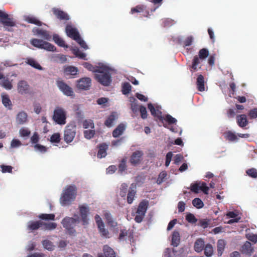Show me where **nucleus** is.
Listing matches in <instances>:
<instances>
[{
	"label": "nucleus",
	"instance_id": "obj_31",
	"mask_svg": "<svg viewBox=\"0 0 257 257\" xmlns=\"http://www.w3.org/2000/svg\"><path fill=\"white\" fill-rule=\"evenodd\" d=\"M25 20L29 23L33 24L38 26H41L43 24L42 22L37 19L36 17L33 16H26Z\"/></svg>",
	"mask_w": 257,
	"mask_h": 257
},
{
	"label": "nucleus",
	"instance_id": "obj_60",
	"mask_svg": "<svg viewBox=\"0 0 257 257\" xmlns=\"http://www.w3.org/2000/svg\"><path fill=\"white\" fill-rule=\"evenodd\" d=\"M1 167L2 168V171L3 173H12L13 167L11 166H7L2 165L1 166Z\"/></svg>",
	"mask_w": 257,
	"mask_h": 257
},
{
	"label": "nucleus",
	"instance_id": "obj_44",
	"mask_svg": "<svg viewBox=\"0 0 257 257\" xmlns=\"http://www.w3.org/2000/svg\"><path fill=\"white\" fill-rule=\"evenodd\" d=\"M0 85L8 90H10L13 87L12 83L8 78L4 79V80L0 81Z\"/></svg>",
	"mask_w": 257,
	"mask_h": 257
},
{
	"label": "nucleus",
	"instance_id": "obj_10",
	"mask_svg": "<svg viewBox=\"0 0 257 257\" xmlns=\"http://www.w3.org/2000/svg\"><path fill=\"white\" fill-rule=\"evenodd\" d=\"M91 79L89 77H83L77 80V88L80 90H87L90 89Z\"/></svg>",
	"mask_w": 257,
	"mask_h": 257
},
{
	"label": "nucleus",
	"instance_id": "obj_1",
	"mask_svg": "<svg viewBox=\"0 0 257 257\" xmlns=\"http://www.w3.org/2000/svg\"><path fill=\"white\" fill-rule=\"evenodd\" d=\"M77 188L75 185H69L64 190L61 197L60 201L62 205L71 204L76 198Z\"/></svg>",
	"mask_w": 257,
	"mask_h": 257
},
{
	"label": "nucleus",
	"instance_id": "obj_18",
	"mask_svg": "<svg viewBox=\"0 0 257 257\" xmlns=\"http://www.w3.org/2000/svg\"><path fill=\"white\" fill-rule=\"evenodd\" d=\"M29 89V85L28 83L24 81L21 80L18 84V91L19 93L23 94L28 93Z\"/></svg>",
	"mask_w": 257,
	"mask_h": 257
},
{
	"label": "nucleus",
	"instance_id": "obj_17",
	"mask_svg": "<svg viewBox=\"0 0 257 257\" xmlns=\"http://www.w3.org/2000/svg\"><path fill=\"white\" fill-rule=\"evenodd\" d=\"M98 151L97 156L98 158L101 159L105 157L107 155V150L108 149V145L106 143H101L97 146Z\"/></svg>",
	"mask_w": 257,
	"mask_h": 257
},
{
	"label": "nucleus",
	"instance_id": "obj_20",
	"mask_svg": "<svg viewBox=\"0 0 257 257\" xmlns=\"http://www.w3.org/2000/svg\"><path fill=\"white\" fill-rule=\"evenodd\" d=\"M127 157H124L119 161V164L118 166V173L121 175H122L127 169Z\"/></svg>",
	"mask_w": 257,
	"mask_h": 257
},
{
	"label": "nucleus",
	"instance_id": "obj_35",
	"mask_svg": "<svg viewBox=\"0 0 257 257\" xmlns=\"http://www.w3.org/2000/svg\"><path fill=\"white\" fill-rule=\"evenodd\" d=\"M103 250L105 257H116L114 250L108 245H104Z\"/></svg>",
	"mask_w": 257,
	"mask_h": 257
},
{
	"label": "nucleus",
	"instance_id": "obj_57",
	"mask_svg": "<svg viewBox=\"0 0 257 257\" xmlns=\"http://www.w3.org/2000/svg\"><path fill=\"white\" fill-rule=\"evenodd\" d=\"M83 126L84 128H87L89 127L94 128V123L91 120H85L83 122Z\"/></svg>",
	"mask_w": 257,
	"mask_h": 257
},
{
	"label": "nucleus",
	"instance_id": "obj_51",
	"mask_svg": "<svg viewBox=\"0 0 257 257\" xmlns=\"http://www.w3.org/2000/svg\"><path fill=\"white\" fill-rule=\"evenodd\" d=\"M60 134L58 133L53 134L51 136L50 139V142L52 143H59L60 142Z\"/></svg>",
	"mask_w": 257,
	"mask_h": 257
},
{
	"label": "nucleus",
	"instance_id": "obj_13",
	"mask_svg": "<svg viewBox=\"0 0 257 257\" xmlns=\"http://www.w3.org/2000/svg\"><path fill=\"white\" fill-rule=\"evenodd\" d=\"M144 153L142 151H137L133 153L130 160L131 164L134 166L139 165L142 160Z\"/></svg>",
	"mask_w": 257,
	"mask_h": 257
},
{
	"label": "nucleus",
	"instance_id": "obj_26",
	"mask_svg": "<svg viewBox=\"0 0 257 257\" xmlns=\"http://www.w3.org/2000/svg\"><path fill=\"white\" fill-rule=\"evenodd\" d=\"M125 127L123 124H119L116 128H115L112 132V136L114 138L119 137L122 135L124 131L125 130Z\"/></svg>",
	"mask_w": 257,
	"mask_h": 257
},
{
	"label": "nucleus",
	"instance_id": "obj_34",
	"mask_svg": "<svg viewBox=\"0 0 257 257\" xmlns=\"http://www.w3.org/2000/svg\"><path fill=\"white\" fill-rule=\"evenodd\" d=\"M53 39L55 43L61 47L68 48V45L65 44V41L60 38L59 35L55 34L53 35Z\"/></svg>",
	"mask_w": 257,
	"mask_h": 257
},
{
	"label": "nucleus",
	"instance_id": "obj_21",
	"mask_svg": "<svg viewBox=\"0 0 257 257\" xmlns=\"http://www.w3.org/2000/svg\"><path fill=\"white\" fill-rule=\"evenodd\" d=\"M43 221H31L29 222L28 229L32 231L37 230L40 227H42Z\"/></svg>",
	"mask_w": 257,
	"mask_h": 257
},
{
	"label": "nucleus",
	"instance_id": "obj_39",
	"mask_svg": "<svg viewBox=\"0 0 257 257\" xmlns=\"http://www.w3.org/2000/svg\"><path fill=\"white\" fill-rule=\"evenodd\" d=\"M35 32L37 35L42 36L44 39L49 40L51 38L50 35L46 30L37 28Z\"/></svg>",
	"mask_w": 257,
	"mask_h": 257
},
{
	"label": "nucleus",
	"instance_id": "obj_11",
	"mask_svg": "<svg viewBox=\"0 0 257 257\" xmlns=\"http://www.w3.org/2000/svg\"><path fill=\"white\" fill-rule=\"evenodd\" d=\"M80 215L83 225L88 224V215L89 213V208L86 205H81L79 206Z\"/></svg>",
	"mask_w": 257,
	"mask_h": 257
},
{
	"label": "nucleus",
	"instance_id": "obj_63",
	"mask_svg": "<svg viewBox=\"0 0 257 257\" xmlns=\"http://www.w3.org/2000/svg\"><path fill=\"white\" fill-rule=\"evenodd\" d=\"M193 40V37L192 36L188 37L184 41V47L189 46L191 45Z\"/></svg>",
	"mask_w": 257,
	"mask_h": 257
},
{
	"label": "nucleus",
	"instance_id": "obj_36",
	"mask_svg": "<svg viewBox=\"0 0 257 257\" xmlns=\"http://www.w3.org/2000/svg\"><path fill=\"white\" fill-rule=\"evenodd\" d=\"M225 245V242L223 239H219L217 243V254L221 256L224 251Z\"/></svg>",
	"mask_w": 257,
	"mask_h": 257
},
{
	"label": "nucleus",
	"instance_id": "obj_33",
	"mask_svg": "<svg viewBox=\"0 0 257 257\" xmlns=\"http://www.w3.org/2000/svg\"><path fill=\"white\" fill-rule=\"evenodd\" d=\"M26 63L33 68L39 70L43 69L42 67L34 59L27 58L26 61Z\"/></svg>",
	"mask_w": 257,
	"mask_h": 257
},
{
	"label": "nucleus",
	"instance_id": "obj_32",
	"mask_svg": "<svg viewBox=\"0 0 257 257\" xmlns=\"http://www.w3.org/2000/svg\"><path fill=\"white\" fill-rule=\"evenodd\" d=\"M180 240V234L178 231H174L172 234V245L175 247L177 246Z\"/></svg>",
	"mask_w": 257,
	"mask_h": 257
},
{
	"label": "nucleus",
	"instance_id": "obj_43",
	"mask_svg": "<svg viewBox=\"0 0 257 257\" xmlns=\"http://www.w3.org/2000/svg\"><path fill=\"white\" fill-rule=\"evenodd\" d=\"M204 254L206 256H211L213 253V248L211 244L208 243L204 247Z\"/></svg>",
	"mask_w": 257,
	"mask_h": 257
},
{
	"label": "nucleus",
	"instance_id": "obj_48",
	"mask_svg": "<svg viewBox=\"0 0 257 257\" xmlns=\"http://www.w3.org/2000/svg\"><path fill=\"white\" fill-rule=\"evenodd\" d=\"M73 54L77 57L79 58L86 60V55L85 53L81 52L78 48H74L72 50Z\"/></svg>",
	"mask_w": 257,
	"mask_h": 257
},
{
	"label": "nucleus",
	"instance_id": "obj_40",
	"mask_svg": "<svg viewBox=\"0 0 257 257\" xmlns=\"http://www.w3.org/2000/svg\"><path fill=\"white\" fill-rule=\"evenodd\" d=\"M38 218L44 220H54L55 215L54 214L42 213L38 215Z\"/></svg>",
	"mask_w": 257,
	"mask_h": 257
},
{
	"label": "nucleus",
	"instance_id": "obj_46",
	"mask_svg": "<svg viewBox=\"0 0 257 257\" xmlns=\"http://www.w3.org/2000/svg\"><path fill=\"white\" fill-rule=\"evenodd\" d=\"M42 244L45 248L49 250H52L54 249V246L53 244V243L48 240L45 239L42 241Z\"/></svg>",
	"mask_w": 257,
	"mask_h": 257
},
{
	"label": "nucleus",
	"instance_id": "obj_47",
	"mask_svg": "<svg viewBox=\"0 0 257 257\" xmlns=\"http://www.w3.org/2000/svg\"><path fill=\"white\" fill-rule=\"evenodd\" d=\"M193 205L197 208L200 209L203 207V201L199 198H196L192 200Z\"/></svg>",
	"mask_w": 257,
	"mask_h": 257
},
{
	"label": "nucleus",
	"instance_id": "obj_38",
	"mask_svg": "<svg viewBox=\"0 0 257 257\" xmlns=\"http://www.w3.org/2000/svg\"><path fill=\"white\" fill-rule=\"evenodd\" d=\"M2 103L6 107H8L9 109H11L12 104L10 99L9 98V95L7 94H3L2 95Z\"/></svg>",
	"mask_w": 257,
	"mask_h": 257
},
{
	"label": "nucleus",
	"instance_id": "obj_27",
	"mask_svg": "<svg viewBox=\"0 0 257 257\" xmlns=\"http://www.w3.org/2000/svg\"><path fill=\"white\" fill-rule=\"evenodd\" d=\"M27 114L24 111L20 112L17 115L16 121L19 124H23L27 121Z\"/></svg>",
	"mask_w": 257,
	"mask_h": 257
},
{
	"label": "nucleus",
	"instance_id": "obj_37",
	"mask_svg": "<svg viewBox=\"0 0 257 257\" xmlns=\"http://www.w3.org/2000/svg\"><path fill=\"white\" fill-rule=\"evenodd\" d=\"M101 236L102 237L108 238L110 237L109 231L105 228L104 224L97 226Z\"/></svg>",
	"mask_w": 257,
	"mask_h": 257
},
{
	"label": "nucleus",
	"instance_id": "obj_5",
	"mask_svg": "<svg viewBox=\"0 0 257 257\" xmlns=\"http://www.w3.org/2000/svg\"><path fill=\"white\" fill-rule=\"evenodd\" d=\"M31 44L35 47L43 49L49 51L54 52L56 51V47L52 44L41 39H32Z\"/></svg>",
	"mask_w": 257,
	"mask_h": 257
},
{
	"label": "nucleus",
	"instance_id": "obj_50",
	"mask_svg": "<svg viewBox=\"0 0 257 257\" xmlns=\"http://www.w3.org/2000/svg\"><path fill=\"white\" fill-rule=\"evenodd\" d=\"M209 55V52L207 49L203 48L199 50L198 53V57H200V59L203 60L206 58Z\"/></svg>",
	"mask_w": 257,
	"mask_h": 257
},
{
	"label": "nucleus",
	"instance_id": "obj_59",
	"mask_svg": "<svg viewBox=\"0 0 257 257\" xmlns=\"http://www.w3.org/2000/svg\"><path fill=\"white\" fill-rule=\"evenodd\" d=\"M94 131L92 130H87L84 132V137L87 139H90L94 137Z\"/></svg>",
	"mask_w": 257,
	"mask_h": 257
},
{
	"label": "nucleus",
	"instance_id": "obj_22",
	"mask_svg": "<svg viewBox=\"0 0 257 257\" xmlns=\"http://www.w3.org/2000/svg\"><path fill=\"white\" fill-rule=\"evenodd\" d=\"M205 82L203 76L200 74L198 76L196 80V86L198 91L202 92L205 90Z\"/></svg>",
	"mask_w": 257,
	"mask_h": 257
},
{
	"label": "nucleus",
	"instance_id": "obj_14",
	"mask_svg": "<svg viewBox=\"0 0 257 257\" xmlns=\"http://www.w3.org/2000/svg\"><path fill=\"white\" fill-rule=\"evenodd\" d=\"M65 31L67 36L74 40L78 39L80 36L77 29L73 28L71 25H67L65 28Z\"/></svg>",
	"mask_w": 257,
	"mask_h": 257
},
{
	"label": "nucleus",
	"instance_id": "obj_7",
	"mask_svg": "<svg viewBox=\"0 0 257 257\" xmlns=\"http://www.w3.org/2000/svg\"><path fill=\"white\" fill-rule=\"evenodd\" d=\"M76 135V126L68 125L64 132V140L67 143L72 142Z\"/></svg>",
	"mask_w": 257,
	"mask_h": 257
},
{
	"label": "nucleus",
	"instance_id": "obj_24",
	"mask_svg": "<svg viewBox=\"0 0 257 257\" xmlns=\"http://www.w3.org/2000/svg\"><path fill=\"white\" fill-rule=\"evenodd\" d=\"M202 60L203 59H200L197 55L195 56L192 60V65L190 67V71L192 72L197 71V67Z\"/></svg>",
	"mask_w": 257,
	"mask_h": 257
},
{
	"label": "nucleus",
	"instance_id": "obj_15",
	"mask_svg": "<svg viewBox=\"0 0 257 257\" xmlns=\"http://www.w3.org/2000/svg\"><path fill=\"white\" fill-rule=\"evenodd\" d=\"M52 11L55 17L60 20L67 21L69 20V16L65 12L61 10L60 9L53 8Z\"/></svg>",
	"mask_w": 257,
	"mask_h": 257
},
{
	"label": "nucleus",
	"instance_id": "obj_2",
	"mask_svg": "<svg viewBox=\"0 0 257 257\" xmlns=\"http://www.w3.org/2000/svg\"><path fill=\"white\" fill-rule=\"evenodd\" d=\"M79 223L78 218H74L67 216L64 217L61 221V224L65 228L66 233L71 236L76 235L77 232L75 227Z\"/></svg>",
	"mask_w": 257,
	"mask_h": 257
},
{
	"label": "nucleus",
	"instance_id": "obj_28",
	"mask_svg": "<svg viewBox=\"0 0 257 257\" xmlns=\"http://www.w3.org/2000/svg\"><path fill=\"white\" fill-rule=\"evenodd\" d=\"M148 206L149 201L147 200H143L139 203L137 211L146 214Z\"/></svg>",
	"mask_w": 257,
	"mask_h": 257
},
{
	"label": "nucleus",
	"instance_id": "obj_29",
	"mask_svg": "<svg viewBox=\"0 0 257 257\" xmlns=\"http://www.w3.org/2000/svg\"><path fill=\"white\" fill-rule=\"evenodd\" d=\"M64 72L66 75H75L78 70L77 67L73 66H67L64 67Z\"/></svg>",
	"mask_w": 257,
	"mask_h": 257
},
{
	"label": "nucleus",
	"instance_id": "obj_8",
	"mask_svg": "<svg viewBox=\"0 0 257 257\" xmlns=\"http://www.w3.org/2000/svg\"><path fill=\"white\" fill-rule=\"evenodd\" d=\"M209 189V187L207 186L206 184L203 182H196L191 184L190 186L191 191L195 193H198L199 190H201L204 194H208Z\"/></svg>",
	"mask_w": 257,
	"mask_h": 257
},
{
	"label": "nucleus",
	"instance_id": "obj_53",
	"mask_svg": "<svg viewBox=\"0 0 257 257\" xmlns=\"http://www.w3.org/2000/svg\"><path fill=\"white\" fill-rule=\"evenodd\" d=\"M186 220L190 223H195L197 222V219L196 218L194 214L188 213L186 216Z\"/></svg>",
	"mask_w": 257,
	"mask_h": 257
},
{
	"label": "nucleus",
	"instance_id": "obj_45",
	"mask_svg": "<svg viewBox=\"0 0 257 257\" xmlns=\"http://www.w3.org/2000/svg\"><path fill=\"white\" fill-rule=\"evenodd\" d=\"M135 214H134V213H132V215L135 216V221L138 223L141 222L145 217V213L136 210Z\"/></svg>",
	"mask_w": 257,
	"mask_h": 257
},
{
	"label": "nucleus",
	"instance_id": "obj_61",
	"mask_svg": "<svg viewBox=\"0 0 257 257\" xmlns=\"http://www.w3.org/2000/svg\"><path fill=\"white\" fill-rule=\"evenodd\" d=\"M75 41H76L80 45V46L84 49H87L88 48V46L85 41L81 39L80 36L79 37L78 39H77Z\"/></svg>",
	"mask_w": 257,
	"mask_h": 257
},
{
	"label": "nucleus",
	"instance_id": "obj_9",
	"mask_svg": "<svg viewBox=\"0 0 257 257\" xmlns=\"http://www.w3.org/2000/svg\"><path fill=\"white\" fill-rule=\"evenodd\" d=\"M95 78L98 82L105 86H109L111 82V75L109 72L104 74H96Z\"/></svg>",
	"mask_w": 257,
	"mask_h": 257
},
{
	"label": "nucleus",
	"instance_id": "obj_52",
	"mask_svg": "<svg viewBox=\"0 0 257 257\" xmlns=\"http://www.w3.org/2000/svg\"><path fill=\"white\" fill-rule=\"evenodd\" d=\"M246 173L251 178H257V170L255 168H252L247 170Z\"/></svg>",
	"mask_w": 257,
	"mask_h": 257
},
{
	"label": "nucleus",
	"instance_id": "obj_6",
	"mask_svg": "<svg viewBox=\"0 0 257 257\" xmlns=\"http://www.w3.org/2000/svg\"><path fill=\"white\" fill-rule=\"evenodd\" d=\"M118 202L120 206H122L126 202H128V190L126 183H122L121 185Z\"/></svg>",
	"mask_w": 257,
	"mask_h": 257
},
{
	"label": "nucleus",
	"instance_id": "obj_55",
	"mask_svg": "<svg viewBox=\"0 0 257 257\" xmlns=\"http://www.w3.org/2000/svg\"><path fill=\"white\" fill-rule=\"evenodd\" d=\"M167 176V173L165 171L161 172L158 176V178L157 180V183L158 184H161L163 181L164 179Z\"/></svg>",
	"mask_w": 257,
	"mask_h": 257
},
{
	"label": "nucleus",
	"instance_id": "obj_30",
	"mask_svg": "<svg viewBox=\"0 0 257 257\" xmlns=\"http://www.w3.org/2000/svg\"><path fill=\"white\" fill-rule=\"evenodd\" d=\"M204 246V240L201 238H199L195 242L194 247L196 252H200L203 249Z\"/></svg>",
	"mask_w": 257,
	"mask_h": 257
},
{
	"label": "nucleus",
	"instance_id": "obj_58",
	"mask_svg": "<svg viewBox=\"0 0 257 257\" xmlns=\"http://www.w3.org/2000/svg\"><path fill=\"white\" fill-rule=\"evenodd\" d=\"M164 119L167 121L169 124H174L177 122V120L170 114H167Z\"/></svg>",
	"mask_w": 257,
	"mask_h": 257
},
{
	"label": "nucleus",
	"instance_id": "obj_19",
	"mask_svg": "<svg viewBox=\"0 0 257 257\" xmlns=\"http://www.w3.org/2000/svg\"><path fill=\"white\" fill-rule=\"evenodd\" d=\"M236 121L238 126L242 128L246 126L248 123V121L245 114H240L237 115Z\"/></svg>",
	"mask_w": 257,
	"mask_h": 257
},
{
	"label": "nucleus",
	"instance_id": "obj_64",
	"mask_svg": "<svg viewBox=\"0 0 257 257\" xmlns=\"http://www.w3.org/2000/svg\"><path fill=\"white\" fill-rule=\"evenodd\" d=\"M31 134V132L27 128H22L20 130V134L23 137H28Z\"/></svg>",
	"mask_w": 257,
	"mask_h": 257
},
{
	"label": "nucleus",
	"instance_id": "obj_54",
	"mask_svg": "<svg viewBox=\"0 0 257 257\" xmlns=\"http://www.w3.org/2000/svg\"><path fill=\"white\" fill-rule=\"evenodd\" d=\"M248 115L250 119L257 118V107L250 109L248 113Z\"/></svg>",
	"mask_w": 257,
	"mask_h": 257
},
{
	"label": "nucleus",
	"instance_id": "obj_23",
	"mask_svg": "<svg viewBox=\"0 0 257 257\" xmlns=\"http://www.w3.org/2000/svg\"><path fill=\"white\" fill-rule=\"evenodd\" d=\"M253 248L251 246V243L246 241L242 246L241 251L243 253L251 255L253 252Z\"/></svg>",
	"mask_w": 257,
	"mask_h": 257
},
{
	"label": "nucleus",
	"instance_id": "obj_25",
	"mask_svg": "<svg viewBox=\"0 0 257 257\" xmlns=\"http://www.w3.org/2000/svg\"><path fill=\"white\" fill-rule=\"evenodd\" d=\"M117 117L118 116L116 112H112L105 121V125L107 127L111 126L113 122L117 118Z\"/></svg>",
	"mask_w": 257,
	"mask_h": 257
},
{
	"label": "nucleus",
	"instance_id": "obj_56",
	"mask_svg": "<svg viewBox=\"0 0 257 257\" xmlns=\"http://www.w3.org/2000/svg\"><path fill=\"white\" fill-rule=\"evenodd\" d=\"M139 109H140V112L141 113V117L143 119H146L148 116L146 108L143 105H141V106H140Z\"/></svg>",
	"mask_w": 257,
	"mask_h": 257
},
{
	"label": "nucleus",
	"instance_id": "obj_16",
	"mask_svg": "<svg viewBox=\"0 0 257 257\" xmlns=\"http://www.w3.org/2000/svg\"><path fill=\"white\" fill-rule=\"evenodd\" d=\"M148 108L151 111L152 115L155 117H157L160 121L164 120V117L162 116V112L158 108H155L152 103L148 104Z\"/></svg>",
	"mask_w": 257,
	"mask_h": 257
},
{
	"label": "nucleus",
	"instance_id": "obj_49",
	"mask_svg": "<svg viewBox=\"0 0 257 257\" xmlns=\"http://www.w3.org/2000/svg\"><path fill=\"white\" fill-rule=\"evenodd\" d=\"M225 138L230 141H234L237 140V136L231 131H228L225 134Z\"/></svg>",
	"mask_w": 257,
	"mask_h": 257
},
{
	"label": "nucleus",
	"instance_id": "obj_41",
	"mask_svg": "<svg viewBox=\"0 0 257 257\" xmlns=\"http://www.w3.org/2000/svg\"><path fill=\"white\" fill-rule=\"evenodd\" d=\"M57 227V223L55 222L45 223L43 222L42 229L44 230H52Z\"/></svg>",
	"mask_w": 257,
	"mask_h": 257
},
{
	"label": "nucleus",
	"instance_id": "obj_4",
	"mask_svg": "<svg viewBox=\"0 0 257 257\" xmlns=\"http://www.w3.org/2000/svg\"><path fill=\"white\" fill-rule=\"evenodd\" d=\"M0 23L3 24L5 29L8 31H12L9 28L13 27L16 25L14 19L10 18L8 14L2 10H0Z\"/></svg>",
	"mask_w": 257,
	"mask_h": 257
},
{
	"label": "nucleus",
	"instance_id": "obj_12",
	"mask_svg": "<svg viewBox=\"0 0 257 257\" xmlns=\"http://www.w3.org/2000/svg\"><path fill=\"white\" fill-rule=\"evenodd\" d=\"M57 85L59 89L66 95L72 96L74 92L72 88L68 85L64 81L59 80L57 81Z\"/></svg>",
	"mask_w": 257,
	"mask_h": 257
},
{
	"label": "nucleus",
	"instance_id": "obj_62",
	"mask_svg": "<svg viewBox=\"0 0 257 257\" xmlns=\"http://www.w3.org/2000/svg\"><path fill=\"white\" fill-rule=\"evenodd\" d=\"M35 150L38 151L41 153H45L47 151V148L41 145L40 144H36L34 146Z\"/></svg>",
	"mask_w": 257,
	"mask_h": 257
},
{
	"label": "nucleus",
	"instance_id": "obj_3",
	"mask_svg": "<svg viewBox=\"0 0 257 257\" xmlns=\"http://www.w3.org/2000/svg\"><path fill=\"white\" fill-rule=\"evenodd\" d=\"M66 112L65 109L57 106L54 110L53 119L58 124L64 125L66 123Z\"/></svg>",
	"mask_w": 257,
	"mask_h": 257
},
{
	"label": "nucleus",
	"instance_id": "obj_42",
	"mask_svg": "<svg viewBox=\"0 0 257 257\" xmlns=\"http://www.w3.org/2000/svg\"><path fill=\"white\" fill-rule=\"evenodd\" d=\"M109 68L106 66L102 65L95 67L94 72L97 74H104L109 72Z\"/></svg>",
	"mask_w": 257,
	"mask_h": 257
}]
</instances>
